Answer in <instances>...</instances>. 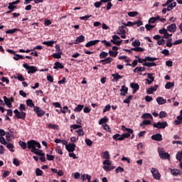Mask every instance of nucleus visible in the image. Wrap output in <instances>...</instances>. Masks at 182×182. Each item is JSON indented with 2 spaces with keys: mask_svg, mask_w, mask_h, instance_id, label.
Wrapping results in <instances>:
<instances>
[{
  "mask_svg": "<svg viewBox=\"0 0 182 182\" xmlns=\"http://www.w3.org/2000/svg\"><path fill=\"white\" fill-rule=\"evenodd\" d=\"M41 143L36 140H30L27 141V148L28 150H31V153L36 154L37 156H45V154L42 150L38 149H41Z\"/></svg>",
  "mask_w": 182,
  "mask_h": 182,
  "instance_id": "nucleus-1",
  "label": "nucleus"
},
{
  "mask_svg": "<svg viewBox=\"0 0 182 182\" xmlns=\"http://www.w3.org/2000/svg\"><path fill=\"white\" fill-rule=\"evenodd\" d=\"M121 129L122 130V132H127V133L122 134H116L112 136L113 140L123 141V140H124L125 139H129L131 134H133V129L130 128H127L124 125H122L121 127Z\"/></svg>",
  "mask_w": 182,
  "mask_h": 182,
  "instance_id": "nucleus-2",
  "label": "nucleus"
},
{
  "mask_svg": "<svg viewBox=\"0 0 182 182\" xmlns=\"http://www.w3.org/2000/svg\"><path fill=\"white\" fill-rule=\"evenodd\" d=\"M151 173H152V176L155 180H160V178L161 177V175L160 174V172H159V170L156 168H151Z\"/></svg>",
  "mask_w": 182,
  "mask_h": 182,
  "instance_id": "nucleus-3",
  "label": "nucleus"
},
{
  "mask_svg": "<svg viewBox=\"0 0 182 182\" xmlns=\"http://www.w3.org/2000/svg\"><path fill=\"white\" fill-rule=\"evenodd\" d=\"M33 111L36 113L38 117H42V116H45V111L41 109V107L36 106L33 108Z\"/></svg>",
  "mask_w": 182,
  "mask_h": 182,
  "instance_id": "nucleus-4",
  "label": "nucleus"
},
{
  "mask_svg": "<svg viewBox=\"0 0 182 182\" xmlns=\"http://www.w3.org/2000/svg\"><path fill=\"white\" fill-rule=\"evenodd\" d=\"M167 126H168V124H167L166 122H158L157 123L154 124V127L156 129H166Z\"/></svg>",
  "mask_w": 182,
  "mask_h": 182,
  "instance_id": "nucleus-5",
  "label": "nucleus"
},
{
  "mask_svg": "<svg viewBox=\"0 0 182 182\" xmlns=\"http://www.w3.org/2000/svg\"><path fill=\"white\" fill-rule=\"evenodd\" d=\"M158 151H159V155L161 157V159H164V160H166V159H170V154L164 152V149H159Z\"/></svg>",
  "mask_w": 182,
  "mask_h": 182,
  "instance_id": "nucleus-6",
  "label": "nucleus"
},
{
  "mask_svg": "<svg viewBox=\"0 0 182 182\" xmlns=\"http://www.w3.org/2000/svg\"><path fill=\"white\" fill-rule=\"evenodd\" d=\"M23 66L28 70V73H35L36 72V67L28 65V64H23Z\"/></svg>",
  "mask_w": 182,
  "mask_h": 182,
  "instance_id": "nucleus-7",
  "label": "nucleus"
},
{
  "mask_svg": "<svg viewBox=\"0 0 182 182\" xmlns=\"http://www.w3.org/2000/svg\"><path fill=\"white\" fill-rule=\"evenodd\" d=\"M65 149L69 153H73V151H75L76 149V144L73 143L68 144V145H66Z\"/></svg>",
  "mask_w": 182,
  "mask_h": 182,
  "instance_id": "nucleus-8",
  "label": "nucleus"
},
{
  "mask_svg": "<svg viewBox=\"0 0 182 182\" xmlns=\"http://www.w3.org/2000/svg\"><path fill=\"white\" fill-rule=\"evenodd\" d=\"M117 39H120V37H119V36L114 35L112 36V40H111V42L114 43V45H121L123 41H117Z\"/></svg>",
  "mask_w": 182,
  "mask_h": 182,
  "instance_id": "nucleus-9",
  "label": "nucleus"
},
{
  "mask_svg": "<svg viewBox=\"0 0 182 182\" xmlns=\"http://www.w3.org/2000/svg\"><path fill=\"white\" fill-rule=\"evenodd\" d=\"M19 2H21V1L19 0H16V1H13L9 4V6H8V9H10L11 11H14L15 9L16 8V6L15 5H18V4H19Z\"/></svg>",
  "mask_w": 182,
  "mask_h": 182,
  "instance_id": "nucleus-10",
  "label": "nucleus"
},
{
  "mask_svg": "<svg viewBox=\"0 0 182 182\" xmlns=\"http://www.w3.org/2000/svg\"><path fill=\"white\" fill-rule=\"evenodd\" d=\"M167 31L168 30L166 28H162L159 31L161 35H164V38L165 39H168V38H170V34L168 33V32H167Z\"/></svg>",
  "mask_w": 182,
  "mask_h": 182,
  "instance_id": "nucleus-11",
  "label": "nucleus"
},
{
  "mask_svg": "<svg viewBox=\"0 0 182 182\" xmlns=\"http://www.w3.org/2000/svg\"><path fill=\"white\" fill-rule=\"evenodd\" d=\"M151 139L156 141H161V140H163V136H161V134H156L151 136Z\"/></svg>",
  "mask_w": 182,
  "mask_h": 182,
  "instance_id": "nucleus-12",
  "label": "nucleus"
},
{
  "mask_svg": "<svg viewBox=\"0 0 182 182\" xmlns=\"http://www.w3.org/2000/svg\"><path fill=\"white\" fill-rule=\"evenodd\" d=\"M159 87V85H155L154 87H151L146 90L147 95H152L154 92H156Z\"/></svg>",
  "mask_w": 182,
  "mask_h": 182,
  "instance_id": "nucleus-13",
  "label": "nucleus"
},
{
  "mask_svg": "<svg viewBox=\"0 0 182 182\" xmlns=\"http://www.w3.org/2000/svg\"><path fill=\"white\" fill-rule=\"evenodd\" d=\"M100 42V40H94V41H90L87 42L85 44L86 48H90V46H94V45H97Z\"/></svg>",
  "mask_w": 182,
  "mask_h": 182,
  "instance_id": "nucleus-14",
  "label": "nucleus"
},
{
  "mask_svg": "<svg viewBox=\"0 0 182 182\" xmlns=\"http://www.w3.org/2000/svg\"><path fill=\"white\" fill-rule=\"evenodd\" d=\"M4 100L7 107H12V101L11 100V99L6 97V96H4Z\"/></svg>",
  "mask_w": 182,
  "mask_h": 182,
  "instance_id": "nucleus-15",
  "label": "nucleus"
},
{
  "mask_svg": "<svg viewBox=\"0 0 182 182\" xmlns=\"http://www.w3.org/2000/svg\"><path fill=\"white\" fill-rule=\"evenodd\" d=\"M176 29H177V26H176V23H172L167 27V31L168 32H176Z\"/></svg>",
  "mask_w": 182,
  "mask_h": 182,
  "instance_id": "nucleus-16",
  "label": "nucleus"
},
{
  "mask_svg": "<svg viewBox=\"0 0 182 182\" xmlns=\"http://www.w3.org/2000/svg\"><path fill=\"white\" fill-rule=\"evenodd\" d=\"M131 87L134 89L133 94L136 93L139 89H140V86H139V84L137 83H131L130 85Z\"/></svg>",
  "mask_w": 182,
  "mask_h": 182,
  "instance_id": "nucleus-17",
  "label": "nucleus"
},
{
  "mask_svg": "<svg viewBox=\"0 0 182 182\" xmlns=\"http://www.w3.org/2000/svg\"><path fill=\"white\" fill-rule=\"evenodd\" d=\"M117 35H124L126 33V30H124V26H121L119 27L118 31H117Z\"/></svg>",
  "mask_w": 182,
  "mask_h": 182,
  "instance_id": "nucleus-18",
  "label": "nucleus"
},
{
  "mask_svg": "<svg viewBox=\"0 0 182 182\" xmlns=\"http://www.w3.org/2000/svg\"><path fill=\"white\" fill-rule=\"evenodd\" d=\"M129 90V88L123 85L121 89V96H126L127 95V92Z\"/></svg>",
  "mask_w": 182,
  "mask_h": 182,
  "instance_id": "nucleus-19",
  "label": "nucleus"
},
{
  "mask_svg": "<svg viewBox=\"0 0 182 182\" xmlns=\"http://www.w3.org/2000/svg\"><path fill=\"white\" fill-rule=\"evenodd\" d=\"M84 41H85V36L81 35L76 38L75 43V44L80 43Z\"/></svg>",
  "mask_w": 182,
  "mask_h": 182,
  "instance_id": "nucleus-20",
  "label": "nucleus"
},
{
  "mask_svg": "<svg viewBox=\"0 0 182 182\" xmlns=\"http://www.w3.org/2000/svg\"><path fill=\"white\" fill-rule=\"evenodd\" d=\"M16 117H18V119H22V120H25L26 117V113L23 112H18Z\"/></svg>",
  "mask_w": 182,
  "mask_h": 182,
  "instance_id": "nucleus-21",
  "label": "nucleus"
},
{
  "mask_svg": "<svg viewBox=\"0 0 182 182\" xmlns=\"http://www.w3.org/2000/svg\"><path fill=\"white\" fill-rule=\"evenodd\" d=\"M176 6H177V3L176 1L171 3V4L168 5L167 7V11H173V8H176Z\"/></svg>",
  "mask_w": 182,
  "mask_h": 182,
  "instance_id": "nucleus-22",
  "label": "nucleus"
},
{
  "mask_svg": "<svg viewBox=\"0 0 182 182\" xmlns=\"http://www.w3.org/2000/svg\"><path fill=\"white\" fill-rule=\"evenodd\" d=\"M100 63H102V65H107L109 63H112V58L109 57L105 60H101Z\"/></svg>",
  "mask_w": 182,
  "mask_h": 182,
  "instance_id": "nucleus-23",
  "label": "nucleus"
},
{
  "mask_svg": "<svg viewBox=\"0 0 182 182\" xmlns=\"http://www.w3.org/2000/svg\"><path fill=\"white\" fill-rule=\"evenodd\" d=\"M83 107H85V105H78L75 109L74 112L79 113L80 112H82L83 110Z\"/></svg>",
  "mask_w": 182,
  "mask_h": 182,
  "instance_id": "nucleus-24",
  "label": "nucleus"
},
{
  "mask_svg": "<svg viewBox=\"0 0 182 182\" xmlns=\"http://www.w3.org/2000/svg\"><path fill=\"white\" fill-rule=\"evenodd\" d=\"M156 102L158 103V105H164L166 102V100H164V98H163L162 97H159L156 99Z\"/></svg>",
  "mask_w": 182,
  "mask_h": 182,
  "instance_id": "nucleus-25",
  "label": "nucleus"
},
{
  "mask_svg": "<svg viewBox=\"0 0 182 182\" xmlns=\"http://www.w3.org/2000/svg\"><path fill=\"white\" fill-rule=\"evenodd\" d=\"M159 19H160V16H157L156 17H151L149 20V23H156V21H159Z\"/></svg>",
  "mask_w": 182,
  "mask_h": 182,
  "instance_id": "nucleus-26",
  "label": "nucleus"
},
{
  "mask_svg": "<svg viewBox=\"0 0 182 182\" xmlns=\"http://www.w3.org/2000/svg\"><path fill=\"white\" fill-rule=\"evenodd\" d=\"M63 68H65L62 63H59V62H56L55 63V66L53 67V69H63Z\"/></svg>",
  "mask_w": 182,
  "mask_h": 182,
  "instance_id": "nucleus-27",
  "label": "nucleus"
},
{
  "mask_svg": "<svg viewBox=\"0 0 182 182\" xmlns=\"http://www.w3.org/2000/svg\"><path fill=\"white\" fill-rule=\"evenodd\" d=\"M19 146L23 149V150H26V147H28V144L25 141H20L18 143Z\"/></svg>",
  "mask_w": 182,
  "mask_h": 182,
  "instance_id": "nucleus-28",
  "label": "nucleus"
},
{
  "mask_svg": "<svg viewBox=\"0 0 182 182\" xmlns=\"http://www.w3.org/2000/svg\"><path fill=\"white\" fill-rule=\"evenodd\" d=\"M107 122H109L107 117H104L103 118L100 119L99 124H105V123H107Z\"/></svg>",
  "mask_w": 182,
  "mask_h": 182,
  "instance_id": "nucleus-29",
  "label": "nucleus"
},
{
  "mask_svg": "<svg viewBox=\"0 0 182 182\" xmlns=\"http://www.w3.org/2000/svg\"><path fill=\"white\" fill-rule=\"evenodd\" d=\"M144 70H146V68L145 67H136L134 70V73H136L137 72H144Z\"/></svg>",
  "mask_w": 182,
  "mask_h": 182,
  "instance_id": "nucleus-30",
  "label": "nucleus"
},
{
  "mask_svg": "<svg viewBox=\"0 0 182 182\" xmlns=\"http://www.w3.org/2000/svg\"><path fill=\"white\" fill-rule=\"evenodd\" d=\"M142 119H151L152 120L153 116H151V114L149 113H145L141 116Z\"/></svg>",
  "mask_w": 182,
  "mask_h": 182,
  "instance_id": "nucleus-31",
  "label": "nucleus"
},
{
  "mask_svg": "<svg viewBox=\"0 0 182 182\" xmlns=\"http://www.w3.org/2000/svg\"><path fill=\"white\" fill-rule=\"evenodd\" d=\"M81 178H82V181H85L86 180H90V178H92V176H90L89 174H83L81 176Z\"/></svg>",
  "mask_w": 182,
  "mask_h": 182,
  "instance_id": "nucleus-32",
  "label": "nucleus"
},
{
  "mask_svg": "<svg viewBox=\"0 0 182 182\" xmlns=\"http://www.w3.org/2000/svg\"><path fill=\"white\" fill-rule=\"evenodd\" d=\"M137 15H139V12L137 11L128 12V16H130L131 18H134V16H137Z\"/></svg>",
  "mask_w": 182,
  "mask_h": 182,
  "instance_id": "nucleus-33",
  "label": "nucleus"
},
{
  "mask_svg": "<svg viewBox=\"0 0 182 182\" xmlns=\"http://www.w3.org/2000/svg\"><path fill=\"white\" fill-rule=\"evenodd\" d=\"M53 43H55V41H53L43 42V45H46V46H53Z\"/></svg>",
  "mask_w": 182,
  "mask_h": 182,
  "instance_id": "nucleus-34",
  "label": "nucleus"
},
{
  "mask_svg": "<svg viewBox=\"0 0 182 182\" xmlns=\"http://www.w3.org/2000/svg\"><path fill=\"white\" fill-rule=\"evenodd\" d=\"M156 63H145L143 64V66H146L147 68H152V66H156Z\"/></svg>",
  "mask_w": 182,
  "mask_h": 182,
  "instance_id": "nucleus-35",
  "label": "nucleus"
},
{
  "mask_svg": "<svg viewBox=\"0 0 182 182\" xmlns=\"http://www.w3.org/2000/svg\"><path fill=\"white\" fill-rule=\"evenodd\" d=\"M149 124H151V121L150 120H147V119H145L144 120L141 124H140V126L141 127H143V126H147Z\"/></svg>",
  "mask_w": 182,
  "mask_h": 182,
  "instance_id": "nucleus-36",
  "label": "nucleus"
},
{
  "mask_svg": "<svg viewBox=\"0 0 182 182\" xmlns=\"http://www.w3.org/2000/svg\"><path fill=\"white\" fill-rule=\"evenodd\" d=\"M174 87V82H168L166 85H165V88L166 89H171V87Z\"/></svg>",
  "mask_w": 182,
  "mask_h": 182,
  "instance_id": "nucleus-37",
  "label": "nucleus"
},
{
  "mask_svg": "<svg viewBox=\"0 0 182 182\" xmlns=\"http://www.w3.org/2000/svg\"><path fill=\"white\" fill-rule=\"evenodd\" d=\"M26 105L27 106H29V107H35V104H33V101H32V100H27Z\"/></svg>",
  "mask_w": 182,
  "mask_h": 182,
  "instance_id": "nucleus-38",
  "label": "nucleus"
},
{
  "mask_svg": "<svg viewBox=\"0 0 182 182\" xmlns=\"http://www.w3.org/2000/svg\"><path fill=\"white\" fill-rule=\"evenodd\" d=\"M144 60L145 62H154V60H157V58L147 56L144 58Z\"/></svg>",
  "mask_w": 182,
  "mask_h": 182,
  "instance_id": "nucleus-39",
  "label": "nucleus"
},
{
  "mask_svg": "<svg viewBox=\"0 0 182 182\" xmlns=\"http://www.w3.org/2000/svg\"><path fill=\"white\" fill-rule=\"evenodd\" d=\"M46 126L48 129H53V130L58 129V125L56 124H47Z\"/></svg>",
  "mask_w": 182,
  "mask_h": 182,
  "instance_id": "nucleus-40",
  "label": "nucleus"
},
{
  "mask_svg": "<svg viewBox=\"0 0 182 182\" xmlns=\"http://www.w3.org/2000/svg\"><path fill=\"white\" fill-rule=\"evenodd\" d=\"M112 76L114 77V80H119V79L123 77V76L119 75V73L112 74Z\"/></svg>",
  "mask_w": 182,
  "mask_h": 182,
  "instance_id": "nucleus-41",
  "label": "nucleus"
},
{
  "mask_svg": "<svg viewBox=\"0 0 182 182\" xmlns=\"http://www.w3.org/2000/svg\"><path fill=\"white\" fill-rule=\"evenodd\" d=\"M107 56H109V53H106L105 51H102L100 54V59H105V58H107Z\"/></svg>",
  "mask_w": 182,
  "mask_h": 182,
  "instance_id": "nucleus-42",
  "label": "nucleus"
},
{
  "mask_svg": "<svg viewBox=\"0 0 182 182\" xmlns=\"http://www.w3.org/2000/svg\"><path fill=\"white\" fill-rule=\"evenodd\" d=\"M131 50H134V52H143L144 49L141 47H135L132 48Z\"/></svg>",
  "mask_w": 182,
  "mask_h": 182,
  "instance_id": "nucleus-43",
  "label": "nucleus"
},
{
  "mask_svg": "<svg viewBox=\"0 0 182 182\" xmlns=\"http://www.w3.org/2000/svg\"><path fill=\"white\" fill-rule=\"evenodd\" d=\"M171 173L173 176H178V174H180V170H178V169H171Z\"/></svg>",
  "mask_w": 182,
  "mask_h": 182,
  "instance_id": "nucleus-44",
  "label": "nucleus"
},
{
  "mask_svg": "<svg viewBox=\"0 0 182 182\" xmlns=\"http://www.w3.org/2000/svg\"><path fill=\"white\" fill-rule=\"evenodd\" d=\"M53 58H54V59H60V58H62V53H55L53 54Z\"/></svg>",
  "mask_w": 182,
  "mask_h": 182,
  "instance_id": "nucleus-45",
  "label": "nucleus"
},
{
  "mask_svg": "<svg viewBox=\"0 0 182 182\" xmlns=\"http://www.w3.org/2000/svg\"><path fill=\"white\" fill-rule=\"evenodd\" d=\"M103 158L105 160H110V155L109 154V151H106L104 152Z\"/></svg>",
  "mask_w": 182,
  "mask_h": 182,
  "instance_id": "nucleus-46",
  "label": "nucleus"
},
{
  "mask_svg": "<svg viewBox=\"0 0 182 182\" xmlns=\"http://www.w3.org/2000/svg\"><path fill=\"white\" fill-rule=\"evenodd\" d=\"M132 99H133V95H129V96L127 97V99L124 100V102L129 105V103H130V102H132Z\"/></svg>",
  "mask_w": 182,
  "mask_h": 182,
  "instance_id": "nucleus-47",
  "label": "nucleus"
},
{
  "mask_svg": "<svg viewBox=\"0 0 182 182\" xmlns=\"http://www.w3.org/2000/svg\"><path fill=\"white\" fill-rule=\"evenodd\" d=\"M6 147H7V149H9V150L10 151H12V152L15 151V150L12 149H14L15 146H14V144H11V143L7 144H6Z\"/></svg>",
  "mask_w": 182,
  "mask_h": 182,
  "instance_id": "nucleus-48",
  "label": "nucleus"
},
{
  "mask_svg": "<svg viewBox=\"0 0 182 182\" xmlns=\"http://www.w3.org/2000/svg\"><path fill=\"white\" fill-rule=\"evenodd\" d=\"M6 139L7 141H11V140H12L14 137H12V135H11L9 132H6Z\"/></svg>",
  "mask_w": 182,
  "mask_h": 182,
  "instance_id": "nucleus-49",
  "label": "nucleus"
},
{
  "mask_svg": "<svg viewBox=\"0 0 182 182\" xmlns=\"http://www.w3.org/2000/svg\"><path fill=\"white\" fill-rule=\"evenodd\" d=\"M132 46H134V48H137L140 45V41L135 40L132 43Z\"/></svg>",
  "mask_w": 182,
  "mask_h": 182,
  "instance_id": "nucleus-50",
  "label": "nucleus"
},
{
  "mask_svg": "<svg viewBox=\"0 0 182 182\" xmlns=\"http://www.w3.org/2000/svg\"><path fill=\"white\" fill-rule=\"evenodd\" d=\"M117 53H119V52L117 51H115V52L112 50L109 51V56H112L113 58H116V56H117Z\"/></svg>",
  "mask_w": 182,
  "mask_h": 182,
  "instance_id": "nucleus-51",
  "label": "nucleus"
},
{
  "mask_svg": "<svg viewBox=\"0 0 182 182\" xmlns=\"http://www.w3.org/2000/svg\"><path fill=\"white\" fill-rule=\"evenodd\" d=\"M176 158L179 161H181V159H182V149L181 151H178L176 154Z\"/></svg>",
  "mask_w": 182,
  "mask_h": 182,
  "instance_id": "nucleus-52",
  "label": "nucleus"
},
{
  "mask_svg": "<svg viewBox=\"0 0 182 182\" xmlns=\"http://www.w3.org/2000/svg\"><path fill=\"white\" fill-rule=\"evenodd\" d=\"M102 128L104 129V130H106V132H112L110 130V127H109V125H107V124H102Z\"/></svg>",
  "mask_w": 182,
  "mask_h": 182,
  "instance_id": "nucleus-53",
  "label": "nucleus"
},
{
  "mask_svg": "<svg viewBox=\"0 0 182 182\" xmlns=\"http://www.w3.org/2000/svg\"><path fill=\"white\" fill-rule=\"evenodd\" d=\"M167 117V112H164V111H161L159 113V117L160 119H164V117Z\"/></svg>",
  "mask_w": 182,
  "mask_h": 182,
  "instance_id": "nucleus-54",
  "label": "nucleus"
},
{
  "mask_svg": "<svg viewBox=\"0 0 182 182\" xmlns=\"http://www.w3.org/2000/svg\"><path fill=\"white\" fill-rule=\"evenodd\" d=\"M43 174V171H42V170H41L40 168H36V176H42Z\"/></svg>",
  "mask_w": 182,
  "mask_h": 182,
  "instance_id": "nucleus-55",
  "label": "nucleus"
},
{
  "mask_svg": "<svg viewBox=\"0 0 182 182\" xmlns=\"http://www.w3.org/2000/svg\"><path fill=\"white\" fill-rule=\"evenodd\" d=\"M77 133L78 136H85V132H83L82 129H80L75 131Z\"/></svg>",
  "mask_w": 182,
  "mask_h": 182,
  "instance_id": "nucleus-56",
  "label": "nucleus"
},
{
  "mask_svg": "<svg viewBox=\"0 0 182 182\" xmlns=\"http://www.w3.org/2000/svg\"><path fill=\"white\" fill-rule=\"evenodd\" d=\"M19 31L18 28H13V29H10L6 31V33H15V32Z\"/></svg>",
  "mask_w": 182,
  "mask_h": 182,
  "instance_id": "nucleus-57",
  "label": "nucleus"
},
{
  "mask_svg": "<svg viewBox=\"0 0 182 182\" xmlns=\"http://www.w3.org/2000/svg\"><path fill=\"white\" fill-rule=\"evenodd\" d=\"M16 56L13 57V59H14V60H19L20 59H23V56L18 55V54H16Z\"/></svg>",
  "mask_w": 182,
  "mask_h": 182,
  "instance_id": "nucleus-58",
  "label": "nucleus"
},
{
  "mask_svg": "<svg viewBox=\"0 0 182 182\" xmlns=\"http://www.w3.org/2000/svg\"><path fill=\"white\" fill-rule=\"evenodd\" d=\"M123 171H124V168H122L121 166H119L115 169V173H117V174H118V173H123Z\"/></svg>",
  "mask_w": 182,
  "mask_h": 182,
  "instance_id": "nucleus-59",
  "label": "nucleus"
},
{
  "mask_svg": "<svg viewBox=\"0 0 182 182\" xmlns=\"http://www.w3.org/2000/svg\"><path fill=\"white\" fill-rule=\"evenodd\" d=\"M103 168L105 171H110V170H113V168H111L110 165H105Z\"/></svg>",
  "mask_w": 182,
  "mask_h": 182,
  "instance_id": "nucleus-60",
  "label": "nucleus"
},
{
  "mask_svg": "<svg viewBox=\"0 0 182 182\" xmlns=\"http://www.w3.org/2000/svg\"><path fill=\"white\" fill-rule=\"evenodd\" d=\"M87 146H89L90 147V146H92V144H93V141H92V140L89 139H85V140Z\"/></svg>",
  "mask_w": 182,
  "mask_h": 182,
  "instance_id": "nucleus-61",
  "label": "nucleus"
},
{
  "mask_svg": "<svg viewBox=\"0 0 182 182\" xmlns=\"http://www.w3.org/2000/svg\"><path fill=\"white\" fill-rule=\"evenodd\" d=\"M102 164H104V166H112V162L110 161V160L106 159L103 161Z\"/></svg>",
  "mask_w": 182,
  "mask_h": 182,
  "instance_id": "nucleus-62",
  "label": "nucleus"
},
{
  "mask_svg": "<svg viewBox=\"0 0 182 182\" xmlns=\"http://www.w3.org/2000/svg\"><path fill=\"white\" fill-rule=\"evenodd\" d=\"M164 43H166V41L164 40V38H161L157 41V44L159 46L164 45Z\"/></svg>",
  "mask_w": 182,
  "mask_h": 182,
  "instance_id": "nucleus-63",
  "label": "nucleus"
},
{
  "mask_svg": "<svg viewBox=\"0 0 182 182\" xmlns=\"http://www.w3.org/2000/svg\"><path fill=\"white\" fill-rule=\"evenodd\" d=\"M145 28H146V31H151V29H153V28H154V26L150 25V24H146L145 26Z\"/></svg>",
  "mask_w": 182,
  "mask_h": 182,
  "instance_id": "nucleus-64",
  "label": "nucleus"
}]
</instances>
